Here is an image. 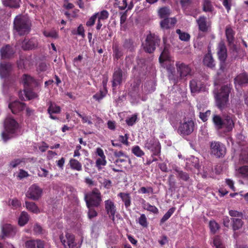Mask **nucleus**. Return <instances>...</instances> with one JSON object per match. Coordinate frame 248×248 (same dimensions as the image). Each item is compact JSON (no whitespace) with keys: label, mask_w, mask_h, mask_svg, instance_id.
Masks as SVG:
<instances>
[{"label":"nucleus","mask_w":248,"mask_h":248,"mask_svg":"<svg viewBox=\"0 0 248 248\" xmlns=\"http://www.w3.org/2000/svg\"><path fill=\"white\" fill-rule=\"evenodd\" d=\"M98 15V13H96L92 16H91L86 22V25L88 27H91L93 26L95 23V21Z\"/></svg>","instance_id":"56"},{"label":"nucleus","mask_w":248,"mask_h":248,"mask_svg":"<svg viewBox=\"0 0 248 248\" xmlns=\"http://www.w3.org/2000/svg\"><path fill=\"white\" fill-rule=\"evenodd\" d=\"M145 206H146V209L148 211L154 214H157L158 213V210L155 206L151 205L149 203L145 204Z\"/></svg>","instance_id":"58"},{"label":"nucleus","mask_w":248,"mask_h":248,"mask_svg":"<svg viewBox=\"0 0 248 248\" xmlns=\"http://www.w3.org/2000/svg\"><path fill=\"white\" fill-rule=\"evenodd\" d=\"M69 164L72 169L80 171L82 170L81 164L75 159H71Z\"/></svg>","instance_id":"44"},{"label":"nucleus","mask_w":248,"mask_h":248,"mask_svg":"<svg viewBox=\"0 0 248 248\" xmlns=\"http://www.w3.org/2000/svg\"><path fill=\"white\" fill-rule=\"evenodd\" d=\"M122 201L124 202V205L126 208L130 206L131 204L130 196L129 194L121 192L118 194Z\"/></svg>","instance_id":"42"},{"label":"nucleus","mask_w":248,"mask_h":248,"mask_svg":"<svg viewBox=\"0 0 248 248\" xmlns=\"http://www.w3.org/2000/svg\"><path fill=\"white\" fill-rule=\"evenodd\" d=\"M230 47V50L231 51L232 56H231L229 60L232 62L235 60L238 56V49L236 45L234 44H232V46H229Z\"/></svg>","instance_id":"45"},{"label":"nucleus","mask_w":248,"mask_h":248,"mask_svg":"<svg viewBox=\"0 0 248 248\" xmlns=\"http://www.w3.org/2000/svg\"><path fill=\"white\" fill-rule=\"evenodd\" d=\"M145 146L153 152L152 155L158 156L160 155L161 146L157 140L154 139L148 140L146 141Z\"/></svg>","instance_id":"12"},{"label":"nucleus","mask_w":248,"mask_h":248,"mask_svg":"<svg viewBox=\"0 0 248 248\" xmlns=\"http://www.w3.org/2000/svg\"><path fill=\"white\" fill-rule=\"evenodd\" d=\"M212 120L216 128L218 130L224 128L227 132H230L234 126V123L230 115H223L221 117L218 115L214 114Z\"/></svg>","instance_id":"3"},{"label":"nucleus","mask_w":248,"mask_h":248,"mask_svg":"<svg viewBox=\"0 0 248 248\" xmlns=\"http://www.w3.org/2000/svg\"><path fill=\"white\" fill-rule=\"evenodd\" d=\"M42 189L35 185H32L26 193V197L33 201L38 200L41 196Z\"/></svg>","instance_id":"11"},{"label":"nucleus","mask_w":248,"mask_h":248,"mask_svg":"<svg viewBox=\"0 0 248 248\" xmlns=\"http://www.w3.org/2000/svg\"><path fill=\"white\" fill-rule=\"evenodd\" d=\"M194 0H180L182 9L186 10L193 3Z\"/></svg>","instance_id":"51"},{"label":"nucleus","mask_w":248,"mask_h":248,"mask_svg":"<svg viewBox=\"0 0 248 248\" xmlns=\"http://www.w3.org/2000/svg\"><path fill=\"white\" fill-rule=\"evenodd\" d=\"M19 128V124L11 117H7L4 121L5 131L1 133L2 139L7 141L12 138L17 136Z\"/></svg>","instance_id":"2"},{"label":"nucleus","mask_w":248,"mask_h":248,"mask_svg":"<svg viewBox=\"0 0 248 248\" xmlns=\"http://www.w3.org/2000/svg\"><path fill=\"white\" fill-rule=\"evenodd\" d=\"M175 208L172 207L169 209V210L167 211V212L163 216L162 218L160 220L161 223H163L166 220H167L172 215V214L175 211Z\"/></svg>","instance_id":"48"},{"label":"nucleus","mask_w":248,"mask_h":248,"mask_svg":"<svg viewBox=\"0 0 248 248\" xmlns=\"http://www.w3.org/2000/svg\"><path fill=\"white\" fill-rule=\"evenodd\" d=\"M171 14V10L167 6L160 8L158 10V15L160 18H168Z\"/></svg>","instance_id":"36"},{"label":"nucleus","mask_w":248,"mask_h":248,"mask_svg":"<svg viewBox=\"0 0 248 248\" xmlns=\"http://www.w3.org/2000/svg\"><path fill=\"white\" fill-rule=\"evenodd\" d=\"M176 33L179 34V39L182 41H187L190 39V35L186 32H183L180 29H177Z\"/></svg>","instance_id":"49"},{"label":"nucleus","mask_w":248,"mask_h":248,"mask_svg":"<svg viewBox=\"0 0 248 248\" xmlns=\"http://www.w3.org/2000/svg\"><path fill=\"white\" fill-rule=\"evenodd\" d=\"M108 13L107 10H103L100 12V15L98 18L100 20H105L108 18Z\"/></svg>","instance_id":"64"},{"label":"nucleus","mask_w":248,"mask_h":248,"mask_svg":"<svg viewBox=\"0 0 248 248\" xmlns=\"http://www.w3.org/2000/svg\"><path fill=\"white\" fill-rule=\"evenodd\" d=\"M217 50V55L219 61L220 70L224 72L226 69L228 62H227V49L223 41H221L218 43Z\"/></svg>","instance_id":"5"},{"label":"nucleus","mask_w":248,"mask_h":248,"mask_svg":"<svg viewBox=\"0 0 248 248\" xmlns=\"http://www.w3.org/2000/svg\"><path fill=\"white\" fill-rule=\"evenodd\" d=\"M8 108L11 110L12 113L18 114L26 108V104L24 103L16 100L10 103L8 105Z\"/></svg>","instance_id":"15"},{"label":"nucleus","mask_w":248,"mask_h":248,"mask_svg":"<svg viewBox=\"0 0 248 248\" xmlns=\"http://www.w3.org/2000/svg\"><path fill=\"white\" fill-rule=\"evenodd\" d=\"M160 42L159 37L155 34H149L147 36L145 43L143 46L145 51L152 53L155 49L156 46H158Z\"/></svg>","instance_id":"7"},{"label":"nucleus","mask_w":248,"mask_h":248,"mask_svg":"<svg viewBox=\"0 0 248 248\" xmlns=\"http://www.w3.org/2000/svg\"><path fill=\"white\" fill-rule=\"evenodd\" d=\"M132 152L137 157H141L144 155V152L138 145L135 146L132 148Z\"/></svg>","instance_id":"50"},{"label":"nucleus","mask_w":248,"mask_h":248,"mask_svg":"<svg viewBox=\"0 0 248 248\" xmlns=\"http://www.w3.org/2000/svg\"><path fill=\"white\" fill-rule=\"evenodd\" d=\"M33 88H29L28 89H24V93L27 98L29 100L38 97V94L37 93L33 92Z\"/></svg>","instance_id":"46"},{"label":"nucleus","mask_w":248,"mask_h":248,"mask_svg":"<svg viewBox=\"0 0 248 248\" xmlns=\"http://www.w3.org/2000/svg\"><path fill=\"white\" fill-rule=\"evenodd\" d=\"M16 228L11 224H5L2 227L1 238L3 239L5 236H13L16 233Z\"/></svg>","instance_id":"21"},{"label":"nucleus","mask_w":248,"mask_h":248,"mask_svg":"<svg viewBox=\"0 0 248 248\" xmlns=\"http://www.w3.org/2000/svg\"><path fill=\"white\" fill-rule=\"evenodd\" d=\"M173 176L170 175L169 177L168 182L170 186V189H175V182L173 179Z\"/></svg>","instance_id":"62"},{"label":"nucleus","mask_w":248,"mask_h":248,"mask_svg":"<svg viewBox=\"0 0 248 248\" xmlns=\"http://www.w3.org/2000/svg\"><path fill=\"white\" fill-rule=\"evenodd\" d=\"M209 226L211 231L213 233H215L216 231L219 229V226L218 224L214 220L210 221Z\"/></svg>","instance_id":"54"},{"label":"nucleus","mask_w":248,"mask_h":248,"mask_svg":"<svg viewBox=\"0 0 248 248\" xmlns=\"http://www.w3.org/2000/svg\"><path fill=\"white\" fill-rule=\"evenodd\" d=\"M174 170L177 172V177L178 178L186 182H187L189 180L190 176L188 173L180 170L178 167H175L174 169Z\"/></svg>","instance_id":"34"},{"label":"nucleus","mask_w":248,"mask_h":248,"mask_svg":"<svg viewBox=\"0 0 248 248\" xmlns=\"http://www.w3.org/2000/svg\"><path fill=\"white\" fill-rule=\"evenodd\" d=\"M202 10L205 12L212 13L214 10V7L210 0H202Z\"/></svg>","instance_id":"38"},{"label":"nucleus","mask_w":248,"mask_h":248,"mask_svg":"<svg viewBox=\"0 0 248 248\" xmlns=\"http://www.w3.org/2000/svg\"><path fill=\"white\" fill-rule=\"evenodd\" d=\"M175 65L177 71L179 74L180 77L179 78L172 79L174 84L178 83L179 79H182L187 76L191 75V68L188 64L181 62H177Z\"/></svg>","instance_id":"10"},{"label":"nucleus","mask_w":248,"mask_h":248,"mask_svg":"<svg viewBox=\"0 0 248 248\" xmlns=\"http://www.w3.org/2000/svg\"><path fill=\"white\" fill-rule=\"evenodd\" d=\"M84 199L87 207H98L102 201L101 193L97 188H94L91 192L86 194Z\"/></svg>","instance_id":"6"},{"label":"nucleus","mask_w":248,"mask_h":248,"mask_svg":"<svg viewBox=\"0 0 248 248\" xmlns=\"http://www.w3.org/2000/svg\"><path fill=\"white\" fill-rule=\"evenodd\" d=\"M204 65L207 67L213 68L215 66V61L210 51H209L204 57L203 60Z\"/></svg>","instance_id":"31"},{"label":"nucleus","mask_w":248,"mask_h":248,"mask_svg":"<svg viewBox=\"0 0 248 248\" xmlns=\"http://www.w3.org/2000/svg\"><path fill=\"white\" fill-rule=\"evenodd\" d=\"M195 124L192 120H185L180 123L177 132L183 137L190 135L194 130Z\"/></svg>","instance_id":"8"},{"label":"nucleus","mask_w":248,"mask_h":248,"mask_svg":"<svg viewBox=\"0 0 248 248\" xmlns=\"http://www.w3.org/2000/svg\"><path fill=\"white\" fill-rule=\"evenodd\" d=\"M230 92L231 88L228 85L221 86L219 90L214 91L216 104L220 110H222L227 107Z\"/></svg>","instance_id":"1"},{"label":"nucleus","mask_w":248,"mask_h":248,"mask_svg":"<svg viewBox=\"0 0 248 248\" xmlns=\"http://www.w3.org/2000/svg\"><path fill=\"white\" fill-rule=\"evenodd\" d=\"M211 111L207 110L205 112L200 113V118L202 120L203 122H206L207 120V117L210 114Z\"/></svg>","instance_id":"61"},{"label":"nucleus","mask_w":248,"mask_h":248,"mask_svg":"<svg viewBox=\"0 0 248 248\" xmlns=\"http://www.w3.org/2000/svg\"><path fill=\"white\" fill-rule=\"evenodd\" d=\"M197 23L199 26L200 31L202 32H206L208 31V27L207 25L206 17L204 16H201L197 20Z\"/></svg>","instance_id":"32"},{"label":"nucleus","mask_w":248,"mask_h":248,"mask_svg":"<svg viewBox=\"0 0 248 248\" xmlns=\"http://www.w3.org/2000/svg\"><path fill=\"white\" fill-rule=\"evenodd\" d=\"M137 119V115H133L132 117L126 119L125 122L129 126H132L135 123Z\"/></svg>","instance_id":"55"},{"label":"nucleus","mask_w":248,"mask_h":248,"mask_svg":"<svg viewBox=\"0 0 248 248\" xmlns=\"http://www.w3.org/2000/svg\"><path fill=\"white\" fill-rule=\"evenodd\" d=\"M186 167L190 170H192L193 168L199 170L200 166L198 158L194 156H191L188 158L186 162Z\"/></svg>","instance_id":"26"},{"label":"nucleus","mask_w":248,"mask_h":248,"mask_svg":"<svg viewBox=\"0 0 248 248\" xmlns=\"http://www.w3.org/2000/svg\"><path fill=\"white\" fill-rule=\"evenodd\" d=\"M65 238L66 241L62 234L60 236V239L65 248L67 246L69 248H74L76 246L75 236L73 234L67 232L65 234Z\"/></svg>","instance_id":"14"},{"label":"nucleus","mask_w":248,"mask_h":248,"mask_svg":"<svg viewBox=\"0 0 248 248\" xmlns=\"http://www.w3.org/2000/svg\"><path fill=\"white\" fill-rule=\"evenodd\" d=\"M61 111V108L59 106L53 104L52 102H50V105L47 109L48 113H59Z\"/></svg>","instance_id":"47"},{"label":"nucleus","mask_w":248,"mask_h":248,"mask_svg":"<svg viewBox=\"0 0 248 248\" xmlns=\"http://www.w3.org/2000/svg\"><path fill=\"white\" fill-rule=\"evenodd\" d=\"M23 159H20L19 158L15 159L10 162V165L12 168H16L17 165L23 162Z\"/></svg>","instance_id":"63"},{"label":"nucleus","mask_w":248,"mask_h":248,"mask_svg":"<svg viewBox=\"0 0 248 248\" xmlns=\"http://www.w3.org/2000/svg\"><path fill=\"white\" fill-rule=\"evenodd\" d=\"M106 95V93L100 91L99 93H96L93 96V98L96 100L99 101L100 100L102 99Z\"/></svg>","instance_id":"59"},{"label":"nucleus","mask_w":248,"mask_h":248,"mask_svg":"<svg viewBox=\"0 0 248 248\" xmlns=\"http://www.w3.org/2000/svg\"><path fill=\"white\" fill-rule=\"evenodd\" d=\"M122 46L123 49L132 52L134 51L137 46V44L134 41L133 39L128 38L125 39L124 40Z\"/></svg>","instance_id":"27"},{"label":"nucleus","mask_w":248,"mask_h":248,"mask_svg":"<svg viewBox=\"0 0 248 248\" xmlns=\"http://www.w3.org/2000/svg\"><path fill=\"white\" fill-rule=\"evenodd\" d=\"M210 154L216 157H223L226 152L225 145L219 141H213L210 142Z\"/></svg>","instance_id":"9"},{"label":"nucleus","mask_w":248,"mask_h":248,"mask_svg":"<svg viewBox=\"0 0 248 248\" xmlns=\"http://www.w3.org/2000/svg\"><path fill=\"white\" fill-rule=\"evenodd\" d=\"M92 206H90V207H88L89 208L88 215L90 219H92L97 216V213L94 209L92 208Z\"/></svg>","instance_id":"57"},{"label":"nucleus","mask_w":248,"mask_h":248,"mask_svg":"<svg viewBox=\"0 0 248 248\" xmlns=\"http://www.w3.org/2000/svg\"><path fill=\"white\" fill-rule=\"evenodd\" d=\"M105 206L107 214L109 215V217H111L112 219L114 220L116 213V209L114 203L111 201L108 200L105 202Z\"/></svg>","instance_id":"25"},{"label":"nucleus","mask_w":248,"mask_h":248,"mask_svg":"<svg viewBox=\"0 0 248 248\" xmlns=\"http://www.w3.org/2000/svg\"><path fill=\"white\" fill-rule=\"evenodd\" d=\"M189 87L192 93L205 91L206 88L204 84L196 78L190 81Z\"/></svg>","instance_id":"13"},{"label":"nucleus","mask_w":248,"mask_h":248,"mask_svg":"<svg viewBox=\"0 0 248 248\" xmlns=\"http://www.w3.org/2000/svg\"><path fill=\"white\" fill-rule=\"evenodd\" d=\"M14 53L13 47L9 45L3 46L0 49V56L2 59H10Z\"/></svg>","instance_id":"20"},{"label":"nucleus","mask_w":248,"mask_h":248,"mask_svg":"<svg viewBox=\"0 0 248 248\" xmlns=\"http://www.w3.org/2000/svg\"><path fill=\"white\" fill-rule=\"evenodd\" d=\"M20 0H2L3 4L11 8L17 9L20 7Z\"/></svg>","instance_id":"35"},{"label":"nucleus","mask_w":248,"mask_h":248,"mask_svg":"<svg viewBox=\"0 0 248 248\" xmlns=\"http://www.w3.org/2000/svg\"><path fill=\"white\" fill-rule=\"evenodd\" d=\"M231 219L232 222V228L233 231L238 230L242 228L243 225V222L241 219L232 218Z\"/></svg>","instance_id":"41"},{"label":"nucleus","mask_w":248,"mask_h":248,"mask_svg":"<svg viewBox=\"0 0 248 248\" xmlns=\"http://www.w3.org/2000/svg\"><path fill=\"white\" fill-rule=\"evenodd\" d=\"M12 70V64L9 62L0 63V77L1 78L9 77Z\"/></svg>","instance_id":"16"},{"label":"nucleus","mask_w":248,"mask_h":248,"mask_svg":"<svg viewBox=\"0 0 248 248\" xmlns=\"http://www.w3.org/2000/svg\"><path fill=\"white\" fill-rule=\"evenodd\" d=\"M225 34L229 46H232L234 40V32L231 27L227 26L225 30Z\"/></svg>","instance_id":"33"},{"label":"nucleus","mask_w":248,"mask_h":248,"mask_svg":"<svg viewBox=\"0 0 248 248\" xmlns=\"http://www.w3.org/2000/svg\"><path fill=\"white\" fill-rule=\"evenodd\" d=\"M25 247L27 248H44V241L39 240H30L25 243Z\"/></svg>","instance_id":"29"},{"label":"nucleus","mask_w":248,"mask_h":248,"mask_svg":"<svg viewBox=\"0 0 248 248\" xmlns=\"http://www.w3.org/2000/svg\"><path fill=\"white\" fill-rule=\"evenodd\" d=\"M112 50L113 57L117 60L123 56V50L119 47L118 45H113L112 46Z\"/></svg>","instance_id":"37"},{"label":"nucleus","mask_w":248,"mask_h":248,"mask_svg":"<svg viewBox=\"0 0 248 248\" xmlns=\"http://www.w3.org/2000/svg\"><path fill=\"white\" fill-rule=\"evenodd\" d=\"M25 204L26 207L30 211L35 214H37L40 212L39 208L34 202L26 201L25 202Z\"/></svg>","instance_id":"39"},{"label":"nucleus","mask_w":248,"mask_h":248,"mask_svg":"<svg viewBox=\"0 0 248 248\" xmlns=\"http://www.w3.org/2000/svg\"><path fill=\"white\" fill-rule=\"evenodd\" d=\"M240 164L248 163V144L243 143L239 157Z\"/></svg>","instance_id":"22"},{"label":"nucleus","mask_w":248,"mask_h":248,"mask_svg":"<svg viewBox=\"0 0 248 248\" xmlns=\"http://www.w3.org/2000/svg\"><path fill=\"white\" fill-rule=\"evenodd\" d=\"M232 0H222V4L226 8L228 13L231 10Z\"/></svg>","instance_id":"60"},{"label":"nucleus","mask_w":248,"mask_h":248,"mask_svg":"<svg viewBox=\"0 0 248 248\" xmlns=\"http://www.w3.org/2000/svg\"><path fill=\"white\" fill-rule=\"evenodd\" d=\"M22 80L24 83L25 89L29 88L37 87L39 83L32 77L30 76L24 74L22 77Z\"/></svg>","instance_id":"19"},{"label":"nucleus","mask_w":248,"mask_h":248,"mask_svg":"<svg viewBox=\"0 0 248 248\" xmlns=\"http://www.w3.org/2000/svg\"><path fill=\"white\" fill-rule=\"evenodd\" d=\"M139 223L140 225L144 227H146L148 226L147 218L144 214H141L139 219Z\"/></svg>","instance_id":"52"},{"label":"nucleus","mask_w":248,"mask_h":248,"mask_svg":"<svg viewBox=\"0 0 248 248\" xmlns=\"http://www.w3.org/2000/svg\"><path fill=\"white\" fill-rule=\"evenodd\" d=\"M237 172L243 178L248 179V166L245 165L236 169Z\"/></svg>","instance_id":"43"},{"label":"nucleus","mask_w":248,"mask_h":248,"mask_svg":"<svg viewBox=\"0 0 248 248\" xmlns=\"http://www.w3.org/2000/svg\"><path fill=\"white\" fill-rule=\"evenodd\" d=\"M106 163L107 161L106 160V157L98 158L96 161V166L98 169H100L101 168V166H105Z\"/></svg>","instance_id":"53"},{"label":"nucleus","mask_w":248,"mask_h":248,"mask_svg":"<svg viewBox=\"0 0 248 248\" xmlns=\"http://www.w3.org/2000/svg\"><path fill=\"white\" fill-rule=\"evenodd\" d=\"M29 219V215L26 212H22L19 217L18 224L21 226H24Z\"/></svg>","instance_id":"40"},{"label":"nucleus","mask_w":248,"mask_h":248,"mask_svg":"<svg viewBox=\"0 0 248 248\" xmlns=\"http://www.w3.org/2000/svg\"><path fill=\"white\" fill-rule=\"evenodd\" d=\"M31 23L24 16H16L14 21V29L21 36L28 34L31 30Z\"/></svg>","instance_id":"4"},{"label":"nucleus","mask_w":248,"mask_h":248,"mask_svg":"<svg viewBox=\"0 0 248 248\" xmlns=\"http://www.w3.org/2000/svg\"><path fill=\"white\" fill-rule=\"evenodd\" d=\"M175 18H165L160 22V27L163 29H169L176 23Z\"/></svg>","instance_id":"28"},{"label":"nucleus","mask_w":248,"mask_h":248,"mask_svg":"<svg viewBox=\"0 0 248 248\" xmlns=\"http://www.w3.org/2000/svg\"><path fill=\"white\" fill-rule=\"evenodd\" d=\"M123 71L120 68L115 70L113 75L112 87L113 90L118 85H121L123 80Z\"/></svg>","instance_id":"23"},{"label":"nucleus","mask_w":248,"mask_h":248,"mask_svg":"<svg viewBox=\"0 0 248 248\" xmlns=\"http://www.w3.org/2000/svg\"><path fill=\"white\" fill-rule=\"evenodd\" d=\"M38 46V42L37 39L32 38L28 40L25 39L22 43V47L25 50H28L35 48Z\"/></svg>","instance_id":"24"},{"label":"nucleus","mask_w":248,"mask_h":248,"mask_svg":"<svg viewBox=\"0 0 248 248\" xmlns=\"http://www.w3.org/2000/svg\"><path fill=\"white\" fill-rule=\"evenodd\" d=\"M4 79L3 91L4 93L7 94L10 88H15V80L13 79L9 78V77L4 78Z\"/></svg>","instance_id":"30"},{"label":"nucleus","mask_w":248,"mask_h":248,"mask_svg":"<svg viewBox=\"0 0 248 248\" xmlns=\"http://www.w3.org/2000/svg\"><path fill=\"white\" fill-rule=\"evenodd\" d=\"M234 82L236 87H246L248 85V74L246 72L239 74L234 78Z\"/></svg>","instance_id":"18"},{"label":"nucleus","mask_w":248,"mask_h":248,"mask_svg":"<svg viewBox=\"0 0 248 248\" xmlns=\"http://www.w3.org/2000/svg\"><path fill=\"white\" fill-rule=\"evenodd\" d=\"M163 48L162 49V47L160 48L161 53L159 58V61L161 63H163L165 61H169L170 58L169 52L170 45L166 43V39L164 38H163Z\"/></svg>","instance_id":"17"}]
</instances>
